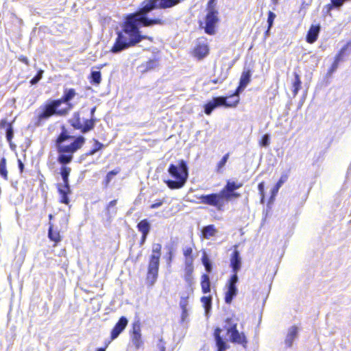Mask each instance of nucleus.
Segmentation results:
<instances>
[{"label": "nucleus", "mask_w": 351, "mask_h": 351, "mask_svg": "<svg viewBox=\"0 0 351 351\" xmlns=\"http://www.w3.org/2000/svg\"><path fill=\"white\" fill-rule=\"evenodd\" d=\"M182 0H145L143 7L137 12L130 14L125 18L123 27V32H119L115 43L111 49L114 53H118L130 47L134 46L143 39L153 41V38L143 36L139 31L141 25L144 27L154 25H163L164 21L160 19H149L147 14L156 9H167L176 6Z\"/></svg>", "instance_id": "f257e3e1"}, {"label": "nucleus", "mask_w": 351, "mask_h": 351, "mask_svg": "<svg viewBox=\"0 0 351 351\" xmlns=\"http://www.w3.org/2000/svg\"><path fill=\"white\" fill-rule=\"evenodd\" d=\"M84 143V136H80L74 138L63 127L62 132L56 140V147L59 154L58 162L62 166L70 163L73 160V154L80 149Z\"/></svg>", "instance_id": "f03ea898"}, {"label": "nucleus", "mask_w": 351, "mask_h": 351, "mask_svg": "<svg viewBox=\"0 0 351 351\" xmlns=\"http://www.w3.org/2000/svg\"><path fill=\"white\" fill-rule=\"evenodd\" d=\"M168 171L176 179V180L165 181L169 188L171 189H180L185 184L189 176L188 167L185 161L181 160L178 165H170Z\"/></svg>", "instance_id": "7ed1b4c3"}, {"label": "nucleus", "mask_w": 351, "mask_h": 351, "mask_svg": "<svg viewBox=\"0 0 351 351\" xmlns=\"http://www.w3.org/2000/svg\"><path fill=\"white\" fill-rule=\"evenodd\" d=\"M237 318H227L224 322L223 328L226 330V333L229 336V339L231 342L241 345L245 348L247 344V339L244 332H240L237 330Z\"/></svg>", "instance_id": "20e7f679"}, {"label": "nucleus", "mask_w": 351, "mask_h": 351, "mask_svg": "<svg viewBox=\"0 0 351 351\" xmlns=\"http://www.w3.org/2000/svg\"><path fill=\"white\" fill-rule=\"evenodd\" d=\"M62 104V100H52L49 103L47 104L43 109V111L38 114V122L43 120L47 119L53 114H57L60 116L66 115L69 110L71 108V104H69V107L64 109H60L58 108Z\"/></svg>", "instance_id": "39448f33"}, {"label": "nucleus", "mask_w": 351, "mask_h": 351, "mask_svg": "<svg viewBox=\"0 0 351 351\" xmlns=\"http://www.w3.org/2000/svg\"><path fill=\"white\" fill-rule=\"evenodd\" d=\"M232 98L235 99L233 103H228L226 99L223 97H214L212 101H210L204 106V112L206 114H210L215 108L221 106L235 107L239 103V98L237 96H233Z\"/></svg>", "instance_id": "423d86ee"}, {"label": "nucleus", "mask_w": 351, "mask_h": 351, "mask_svg": "<svg viewBox=\"0 0 351 351\" xmlns=\"http://www.w3.org/2000/svg\"><path fill=\"white\" fill-rule=\"evenodd\" d=\"M199 199L200 203L214 206L219 211L223 210L225 204L220 193L202 195L199 197Z\"/></svg>", "instance_id": "0eeeda50"}, {"label": "nucleus", "mask_w": 351, "mask_h": 351, "mask_svg": "<svg viewBox=\"0 0 351 351\" xmlns=\"http://www.w3.org/2000/svg\"><path fill=\"white\" fill-rule=\"evenodd\" d=\"M160 264V258L155 256V254H152L148 265V271L147 275V282L151 285H154L158 274V269Z\"/></svg>", "instance_id": "6e6552de"}, {"label": "nucleus", "mask_w": 351, "mask_h": 351, "mask_svg": "<svg viewBox=\"0 0 351 351\" xmlns=\"http://www.w3.org/2000/svg\"><path fill=\"white\" fill-rule=\"evenodd\" d=\"M217 11L213 7H208V12L206 17V26L204 27L206 33L213 34L215 33V25L218 21Z\"/></svg>", "instance_id": "1a4fd4ad"}, {"label": "nucleus", "mask_w": 351, "mask_h": 351, "mask_svg": "<svg viewBox=\"0 0 351 351\" xmlns=\"http://www.w3.org/2000/svg\"><path fill=\"white\" fill-rule=\"evenodd\" d=\"M239 280L237 274H233L227 284L228 290L226 292L225 302L227 304H230L233 298L237 295L238 290L237 288V283Z\"/></svg>", "instance_id": "9d476101"}, {"label": "nucleus", "mask_w": 351, "mask_h": 351, "mask_svg": "<svg viewBox=\"0 0 351 351\" xmlns=\"http://www.w3.org/2000/svg\"><path fill=\"white\" fill-rule=\"evenodd\" d=\"M130 339L136 350H138L143 345L141 324L137 321L133 324L132 331L130 335Z\"/></svg>", "instance_id": "9b49d317"}, {"label": "nucleus", "mask_w": 351, "mask_h": 351, "mask_svg": "<svg viewBox=\"0 0 351 351\" xmlns=\"http://www.w3.org/2000/svg\"><path fill=\"white\" fill-rule=\"evenodd\" d=\"M128 321L125 317H121L111 331V339H117L124 330L128 325Z\"/></svg>", "instance_id": "f8f14e48"}, {"label": "nucleus", "mask_w": 351, "mask_h": 351, "mask_svg": "<svg viewBox=\"0 0 351 351\" xmlns=\"http://www.w3.org/2000/svg\"><path fill=\"white\" fill-rule=\"evenodd\" d=\"M299 329L295 326H292L288 328L287 333L285 339V343L287 347L291 348L293 341L298 337Z\"/></svg>", "instance_id": "ddd939ff"}, {"label": "nucleus", "mask_w": 351, "mask_h": 351, "mask_svg": "<svg viewBox=\"0 0 351 351\" xmlns=\"http://www.w3.org/2000/svg\"><path fill=\"white\" fill-rule=\"evenodd\" d=\"M230 266L234 274H237L241 267V258L239 252L234 250L230 258Z\"/></svg>", "instance_id": "4468645a"}, {"label": "nucleus", "mask_w": 351, "mask_h": 351, "mask_svg": "<svg viewBox=\"0 0 351 351\" xmlns=\"http://www.w3.org/2000/svg\"><path fill=\"white\" fill-rule=\"evenodd\" d=\"M58 189L59 193L61 195V202L65 204H68L69 202V199L67 195L71 192L69 182H67V184H66V183L58 184Z\"/></svg>", "instance_id": "2eb2a0df"}, {"label": "nucleus", "mask_w": 351, "mask_h": 351, "mask_svg": "<svg viewBox=\"0 0 351 351\" xmlns=\"http://www.w3.org/2000/svg\"><path fill=\"white\" fill-rule=\"evenodd\" d=\"M221 329L219 328H216L214 332L217 351H224L228 348L226 341L221 337Z\"/></svg>", "instance_id": "dca6fc26"}, {"label": "nucleus", "mask_w": 351, "mask_h": 351, "mask_svg": "<svg viewBox=\"0 0 351 351\" xmlns=\"http://www.w3.org/2000/svg\"><path fill=\"white\" fill-rule=\"evenodd\" d=\"M251 79V72L250 70L244 71L241 76L239 86L237 89L238 94H240L250 83Z\"/></svg>", "instance_id": "f3484780"}, {"label": "nucleus", "mask_w": 351, "mask_h": 351, "mask_svg": "<svg viewBox=\"0 0 351 351\" xmlns=\"http://www.w3.org/2000/svg\"><path fill=\"white\" fill-rule=\"evenodd\" d=\"M223 202L231 201L234 198H239L241 197V194L235 192L234 190L230 191L226 189L224 186L223 189L219 192Z\"/></svg>", "instance_id": "a211bd4d"}, {"label": "nucleus", "mask_w": 351, "mask_h": 351, "mask_svg": "<svg viewBox=\"0 0 351 351\" xmlns=\"http://www.w3.org/2000/svg\"><path fill=\"white\" fill-rule=\"evenodd\" d=\"M319 31L320 26L319 25H312L306 35V41L309 43H313L317 39Z\"/></svg>", "instance_id": "6ab92c4d"}, {"label": "nucleus", "mask_w": 351, "mask_h": 351, "mask_svg": "<svg viewBox=\"0 0 351 351\" xmlns=\"http://www.w3.org/2000/svg\"><path fill=\"white\" fill-rule=\"evenodd\" d=\"M158 65V60L154 58L141 64L139 69L142 73H145L156 69Z\"/></svg>", "instance_id": "aec40b11"}, {"label": "nucleus", "mask_w": 351, "mask_h": 351, "mask_svg": "<svg viewBox=\"0 0 351 351\" xmlns=\"http://www.w3.org/2000/svg\"><path fill=\"white\" fill-rule=\"evenodd\" d=\"M217 233V230L215 228L214 225L204 226L202 230V236L206 239L215 237Z\"/></svg>", "instance_id": "412c9836"}, {"label": "nucleus", "mask_w": 351, "mask_h": 351, "mask_svg": "<svg viewBox=\"0 0 351 351\" xmlns=\"http://www.w3.org/2000/svg\"><path fill=\"white\" fill-rule=\"evenodd\" d=\"M117 203V199H114L109 202L108 206H106V215L109 219L114 217L117 212V208L116 207Z\"/></svg>", "instance_id": "4be33fe9"}, {"label": "nucleus", "mask_w": 351, "mask_h": 351, "mask_svg": "<svg viewBox=\"0 0 351 351\" xmlns=\"http://www.w3.org/2000/svg\"><path fill=\"white\" fill-rule=\"evenodd\" d=\"M302 82L300 75L294 73V80L292 82V95L295 97L301 88Z\"/></svg>", "instance_id": "5701e85b"}, {"label": "nucleus", "mask_w": 351, "mask_h": 351, "mask_svg": "<svg viewBox=\"0 0 351 351\" xmlns=\"http://www.w3.org/2000/svg\"><path fill=\"white\" fill-rule=\"evenodd\" d=\"M287 179H288V176L287 174H283L281 176L278 182L276 183L275 186L271 190V199H273L277 195L280 188L287 180Z\"/></svg>", "instance_id": "b1692460"}, {"label": "nucleus", "mask_w": 351, "mask_h": 351, "mask_svg": "<svg viewBox=\"0 0 351 351\" xmlns=\"http://www.w3.org/2000/svg\"><path fill=\"white\" fill-rule=\"evenodd\" d=\"M195 56L199 58L205 57L208 53V49L206 45H198L194 51Z\"/></svg>", "instance_id": "393cba45"}, {"label": "nucleus", "mask_w": 351, "mask_h": 351, "mask_svg": "<svg viewBox=\"0 0 351 351\" xmlns=\"http://www.w3.org/2000/svg\"><path fill=\"white\" fill-rule=\"evenodd\" d=\"M201 287L204 293H207L210 291V278L208 274H203L202 276Z\"/></svg>", "instance_id": "a878e982"}, {"label": "nucleus", "mask_w": 351, "mask_h": 351, "mask_svg": "<svg viewBox=\"0 0 351 351\" xmlns=\"http://www.w3.org/2000/svg\"><path fill=\"white\" fill-rule=\"evenodd\" d=\"M69 123L75 129L81 130V128H82L83 123H82L80 120V114L78 112L73 114V117L69 120Z\"/></svg>", "instance_id": "bb28decb"}, {"label": "nucleus", "mask_w": 351, "mask_h": 351, "mask_svg": "<svg viewBox=\"0 0 351 351\" xmlns=\"http://www.w3.org/2000/svg\"><path fill=\"white\" fill-rule=\"evenodd\" d=\"M137 228L142 234H148L151 226L147 219H143L138 223Z\"/></svg>", "instance_id": "cd10ccee"}, {"label": "nucleus", "mask_w": 351, "mask_h": 351, "mask_svg": "<svg viewBox=\"0 0 351 351\" xmlns=\"http://www.w3.org/2000/svg\"><path fill=\"white\" fill-rule=\"evenodd\" d=\"M75 91L74 89H66L64 90V95L60 100H62V103H67L69 105V101H71L75 95Z\"/></svg>", "instance_id": "c85d7f7f"}, {"label": "nucleus", "mask_w": 351, "mask_h": 351, "mask_svg": "<svg viewBox=\"0 0 351 351\" xmlns=\"http://www.w3.org/2000/svg\"><path fill=\"white\" fill-rule=\"evenodd\" d=\"M71 169L70 167L66 166H62L60 168V175L63 181V183H66L69 182V176L70 175Z\"/></svg>", "instance_id": "c756f323"}, {"label": "nucleus", "mask_w": 351, "mask_h": 351, "mask_svg": "<svg viewBox=\"0 0 351 351\" xmlns=\"http://www.w3.org/2000/svg\"><path fill=\"white\" fill-rule=\"evenodd\" d=\"M95 126V121L93 119H86L84 123H82V128H81V132L82 133H86L88 131L91 130Z\"/></svg>", "instance_id": "7c9ffc66"}, {"label": "nucleus", "mask_w": 351, "mask_h": 351, "mask_svg": "<svg viewBox=\"0 0 351 351\" xmlns=\"http://www.w3.org/2000/svg\"><path fill=\"white\" fill-rule=\"evenodd\" d=\"M201 302L204 307L206 314L208 315L211 309L212 298L210 296H203L201 298Z\"/></svg>", "instance_id": "2f4dec72"}, {"label": "nucleus", "mask_w": 351, "mask_h": 351, "mask_svg": "<svg viewBox=\"0 0 351 351\" xmlns=\"http://www.w3.org/2000/svg\"><path fill=\"white\" fill-rule=\"evenodd\" d=\"M193 267H189L184 268V279L186 282L191 285L193 282Z\"/></svg>", "instance_id": "473e14b6"}, {"label": "nucleus", "mask_w": 351, "mask_h": 351, "mask_svg": "<svg viewBox=\"0 0 351 351\" xmlns=\"http://www.w3.org/2000/svg\"><path fill=\"white\" fill-rule=\"evenodd\" d=\"M0 175L5 180H8V171L6 169V159L2 158L0 160Z\"/></svg>", "instance_id": "72a5a7b5"}, {"label": "nucleus", "mask_w": 351, "mask_h": 351, "mask_svg": "<svg viewBox=\"0 0 351 351\" xmlns=\"http://www.w3.org/2000/svg\"><path fill=\"white\" fill-rule=\"evenodd\" d=\"M91 83L99 84L101 82V73L99 71H93L90 73Z\"/></svg>", "instance_id": "f704fd0d"}, {"label": "nucleus", "mask_w": 351, "mask_h": 351, "mask_svg": "<svg viewBox=\"0 0 351 351\" xmlns=\"http://www.w3.org/2000/svg\"><path fill=\"white\" fill-rule=\"evenodd\" d=\"M242 186H243L242 183H237L234 181L228 180L225 187L226 188V189H229L230 191H231V190L235 191V190L241 188Z\"/></svg>", "instance_id": "c9c22d12"}, {"label": "nucleus", "mask_w": 351, "mask_h": 351, "mask_svg": "<svg viewBox=\"0 0 351 351\" xmlns=\"http://www.w3.org/2000/svg\"><path fill=\"white\" fill-rule=\"evenodd\" d=\"M119 172H120V169L118 168V169H114L112 171H110L107 173L106 178H105L106 186H107L108 185L110 182L112 180V178L114 176L117 175Z\"/></svg>", "instance_id": "e433bc0d"}, {"label": "nucleus", "mask_w": 351, "mask_h": 351, "mask_svg": "<svg viewBox=\"0 0 351 351\" xmlns=\"http://www.w3.org/2000/svg\"><path fill=\"white\" fill-rule=\"evenodd\" d=\"M202 263L205 267L206 271L208 273L211 272L212 271V263L210 261L209 258H208L207 255L206 254H204L202 257Z\"/></svg>", "instance_id": "4c0bfd02"}, {"label": "nucleus", "mask_w": 351, "mask_h": 351, "mask_svg": "<svg viewBox=\"0 0 351 351\" xmlns=\"http://www.w3.org/2000/svg\"><path fill=\"white\" fill-rule=\"evenodd\" d=\"M48 236L51 241L55 242H58L60 240V233L58 232H53L51 227L49 229Z\"/></svg>", "instance_id": "58836bf2"}, {"label": "nucleus", "mask_w": 351, "mask_h": 351, "mask_svg": "<svg viewBox=\"0 0 351 351\" xmlns=\"http://www.w3.org/2000/svg\"><path fill=\"white\" fill-rule=\"evenodd\" d=\"M5 136L8 142L10 143L14 136V130L11 123L8 124Z\"/></svg>", "instance_id": "ea45409f"}, {"label": "nucleus", "mask_w": 351, "mask_h": 351, "mask_svg": "<svg viewBox=\"0 0 351 351\" xmlns=\"http://www.w3.org/2000/svg\"><path fill=\"white\" fill-rule=\"evenodd\" d=\"M229 158V154H226L223 156L221 160L217 164V172H220L221 169L226 165Z\"/></svg>", "instance_id": "a19ab883"}, {"label": "nucleus", "mask_w": 351, "mask_h": 351, "mask_svg": "<svg viewBox=\"0 0 351 351\" xmlns=\"http://www.w3.org/2000/svg\"><path fill=\"white\" fill-rule=\"evenodd\" d=\"M161 245L159 243H154L152 246V254H155V256H157L160 258V251H161Z\"/></svg>", "instance_id": "79ce46f5"}, {"label": "nucleus", "mask_w": 351, "mask_h": 351, "mask_svg": "<svg viewBox=\"0 0 351 351\" xmlns=\"http://www.w3.org/2000/svg\"><path fill=\"white\" fill-rule=\"evenodd\" d=\"M261 145L262 147H267L270 143V135L269 134H265L261 141Z\"/></svg>", "instance_id": "37998d69"}, {"label": "nucleus", "mask_w": 351, "mask_h": 351, "mask_svg": "<svg viewBox=\"0 0 351 351\" xmlns=\"http://www.w3.org/2000/svg\"><path fill=\"white\" fill-rule=\"evenodd\" d=\"M43 73V71L40 70L37 73V74L31 80V81H30L31 84L34 85V84H37L42 78Z\"/></svg>", "instance_id": "c03bdc74"}, {"label": "nucleus", "mask_w": 351, "mask_h": 351, "mask_svg": "<svg viewBox=\"0 0 351 351\" xmlns=\"http://www.w3.org/2000/svg\"><path fill=\"white\" fill-rule=\"evenodd\" d=\"M276 18V14L271 12L269 11L268 13V18H267V23L269 26V29H271L274 24V21Z\"/></svg>", "instance_id": "a18cd8bd"}, {"label": "nucleus", "mask_w": 351, "mask_h": 351, "mask_svg": "<svg viewBox=\"0 0 351 351\" xmlns=\"http://www.w3.org/2000/svg\"><path fill=\"white\" fill-rule=\"evenodd\" d=\"M346 49L347 47L345 46L341 49L339 53L336 56L335 62L339 63L342 60L344 52L346 51Z\"/></svg>", "instance_id": "49530a36"}, {"label": "nucleus", "mask_w": 351, "mask_h": 351, "mask_svg": "<svg viewBox=\"0 0 351 351\" xmlns=\"http://www.w3.org/2000/svg\"><path fill=\"white\" fill-rule=\"evenodd\" d=\"M156 348L158 351H165V343L162 340V339H160L158 343L156 345Z\"/></svg>", "instance_id": "de8ad7c7"}, {"label": "nucleus", "mask_w": 351, "mask_h": 351, "mask_svg": "<svg viewBox=\"0 0 351 351\" xmlns=\"http://www.w3.org/2000/svg\"><path fill=\"white\" fill-rule=\"evenodd\" d=\"M193 249L191 247H184L183 248V254L184 257L193 256Z\"/></svg>", "instance_id": "09e8293b"}, {"label": "nucleus", "mask_w": 351, "mask_h": 351, "mask_svg": "<svg viewBox=\"0 0 351 351\" xmlns=\"http://www.w3.org/2000/svg\"><path fill=\"white\" fill-rule=\"evenodd\" d=\"M185 258V267H193V256H188Z\"/></svg>", "instance_id": "8fccbe9b"}, {"label": "nucleus", "mask_w": 351, "mask_h": 351, "mask_svg": "<svg viewBox=\"0 0 351 351\" xmlns=\"http://www.w3.org/2000/svg\"><path fill=\"white\" fill-rule=\"evenodd\" d=\"M188 300L187 298H182L180 302V306L182 309H187Z\"/></svg>", "instance_id": "3c124183"}, {"label": "nucleus", "mask_w": 351, "mask_h": 351, "mask_svg": "<svg viewBox=\"0 0 351 351\" xmlns=\"http://www.w3.org/2000/svg\"><path fill=\"white\" fill-rule=\"evenodd\" d=\"M94 141H95L94 148L96 149L97 152H98L104 147V145L102 143H99L97 140H94Z\"/></svg>", "instance_id": "603ef678"}, {"label": "nucleus", "mask_w": 351, "mask_h": 351, "mask_svg": "<svg viewBox=\"0 0 351 351\" xmlns=\"http://www.w3.org/2000/svg\"><path fill=\"white\" fill-rule=\"evenodd\" d=\"M163 204V201H158L154 204H152L151 206H150V208L152 209H155V208H159L160 206H161Z\"/></svg>", "instance_id": "864d4df0"}, {"label": "nucleus", "mask_w": 351, "mask_h": 351, "mask_svg": "<svg viewBox=\"0 0 351 351\" xmlns=\"http://www.w3.org/2000/svg\"><path fill=\"white\" fill-rule=\"evenodd\" d=\"M233 96H237L238 98L239 99V94L237 93V92L236 91L235 93L232 95H231L230 97H229L228 98L227 97H225L226 99V101L228 103H233V101L235 100L234 98H232Z\"/></svg>", "instance_id": "5fc2aeb1"}, {"label": "nucleus", "mask_w": 351, "mask_h": 351, "mask_svg": "<svg viewBox=\"0 0 351 351\" xmlns=\"http://www.w3.org/2000/svg\"><path fill=\"white\" fill-rule=\"evenodd\" d=\"M182 321L184 322L186 318L188 317V312H187V309H182Z\"/></svg>", "instance_id": "6e6d98bb"}, {"label": "nucleus", "mask_w": 351, "mask_h": 351, "mask_svg": "<svg viewBox=\"0 0 351 351\" xmlns=\"http://www.w3.org/2000/svg\"><path fill=\"white\" fill-rule=\"evenodd\" d=\"M339 63L334 61L333 64H332V66L330 68V72L332 73L337 70L338 68Z\"/></svg>", "instance_id": "4d7b16f0"}, {"label": "nucleus", "mask_w": 351, "mask_h": 351, "mask_svg": "<svg viewBox=\"0 0 351 351\" xmlns=\"http://www.w3.org/2000/svg\"><path fill=\"white\" fill-rule=\"evenodd\" d=\"M8 124H9V123L7 122L6 119H2L0 122V127L1 128H5V126L8 127Z\"/></svg>", "instance_id": "13d9d810"}, {"label": "nucleus", "mask_w": 351, "mask_h": 351, "mask_svg": "<svg viewBox=\"0 0 351 351\" xmlns=\"http://www.w3.org/2000/svg\"><path fill=\"white\" fill-rule=\"evenodd\" d=\"M258 189L260 193L262 194L264 191V182H261L260 184H258Z\"/></svg>", "instance_id": "bf43d9fd"}, {"label": "nucleus", "mask_w": 351, "mask_h": 351, "mask_svg": "<svg viewBox=\"0 0 351 351\" xmlns=\"http://www.w3.org/2000/svg\"><path fill=\"white\" fill-rule=\"evenodd\" d=\"M18 163H19V168L20 169V171L22 172L24 169V165L20 159L18 160Z\"/></svg>", "instance_id": "052dcab7"}, {"label": "nucleus", "mask_w": 351, "mask_h": 351, "mask_svg": "<svg viewBox=\"0 0 351 351\" xmlns=\"http://www.w3.org/2000/svg\"><path fill=\"white\" fill-rule=\"evenodd\" d=\"M147 235L148 234H142V237H141V245H143L144 244V243L146 241Z\"/></svg>", "instance_id": "680f3d73"}, {"label": "nucleus", "mask_w": 351, "mask_h": 351, "mask_svg": "<svg viewBox=\"0 0 351 351\" xmlns=\"http://www.w3.org/2000/svg\"><path fill=\"white\" fill-rule=\"evenodd\" d=\"M97 152L96 149L93 148L92 150H90L89 152L86 154V156H93Z\"/></svg>", "instance_id": "e2e57ef3"}, {"label": "nucleus", "mask_w": 351, "mask_h": 351, "mask_svg": "<svg viewBox=\"0 0 351 351\" xmlns=\"http://www.w3.org/2000/svg\"><path fill=\"white\" fill-rule=\"evenodd\" d=\"M224 79H225V77H224V78H223V79H222V80H212V82H213V84H217L218 82H222L223 81V80H224Z\"/></svg>", "instance_id": "0e129e2a"}, {"label": "nucleus", "mask_w": 351, "mask_h": 351, "mask_svg": "<svg viewBox=\"0 0 351 351\" xmlns=\"http://www.w3.org/2000/svg\"><path fill=\"white\" fill-rule=\"evenodd\" d=\"M22 61L25 62L26 64H28V60L27 58H23Z\"/></svg>", "instance_id": "69168bd1"}, {"label": "nucleus", "mask_w": 351, "mask_h": 351, "mask_svg": "<svg viewBox=\"0 0 351 351\" xmlns=\"http://www.w3.org/2000/svg\"><path fill=\"white\" fill-rule=\"evenodd\" d=\"M215 0H210L209 2H208V7H212V3L215 1Z\"/></svg>", "instance_id": "338daca9"}, {"label": "nucleus", "mask_w": 351, "mask_h": 351, "mask_svg": "<svg viewBox=\"0 0 351 351\" xmlns=\"http://www.w3.org/2000/svg\"><path fill=\"white\" fill-rule=\"evenodd\" d=\"M270 29H269V27L267 28V30L265 32V36H267L269 34Z\"/></svg>", "instance_id": "774afa93"}]
</instances>
